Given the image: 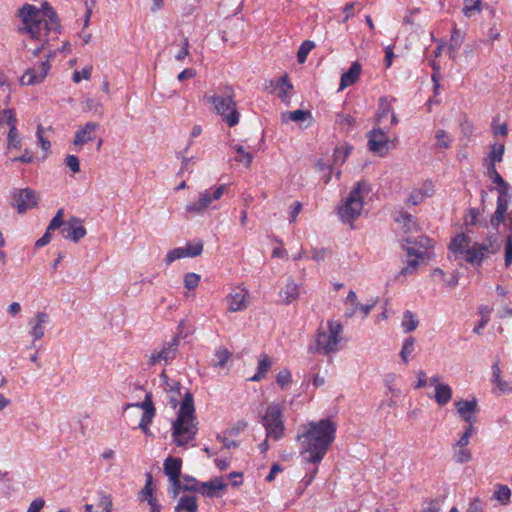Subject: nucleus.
<instances>
[{
    "instance_id": "1",
    "label": "nucleus",
    "mask_w": 512,
    "mask_h": 512,
    "mask_svg": "<svg viewBox=\"0 0 512 512\" xmlns=\"http://www.w3.org/2000/svg\"><path fill=\"white\" fill-rule=\"evenodd\" d=\"M337 427L330 419L310 421L297 430L296 441L300 454L307 463L319 464L336 437Z\"/></svg>"
},
{
    "instance_id": "2",
    "label": "nucleus",
    "mask_w": 512,
    "mask_h": 512,
    "mask_svg": "<svg viewBox=\"0 0 512 512\" xmlns=\"http://www.w3.org/2000/svg\"><path fill=\"white\" fill-rule=\"evenodd\" d=\"M343 326L339 321L328 320L326 329L320 326L314 335L313 344L309 346V352L322 355L335 354L340 350Z\"/></svg>"
},
{
    "instance_id": "3",
    "label": "nucleus",
    "mask_w": 512,
    "mask_h": 512,
    "mask_svg": "<svg viewBox=\"0 0 512 512\" xmlns=\"http://www.w3.org/2000/svg\"><path fill=\"white\" fill-rule=\"evenodd\" d=\"M235 91L231 86L219 88L217 94L207 97V101L214 105V110L223 122L229 127H235L239 124L240 113L237 110L235 101Z\"/></svg>"
},
{
    "instance_id": "4",
    "label": "nucleus",
    "mask_w": 512,
    "mask_h": 512,
    "mask_svg": "<svg viewBox=\"0 0 512 512\" xmlns=\"http://www.w3.org/2000/svg\"><path fill=\"white\" fill-rule=\"evenodd\" d=\"M371 191L369 183L358 181L351 190L345 203L339 208L338 214L343 222H350L357 218L363 208V198Z\"/></svg>"
},
{
    "instance_id": "5",
    "label": "nucleus",
    "mask_w": 512,
    "mask_h": 512,
    "mask_svg": "<svg viewBox=\"0 0 512 512\" xmlns=\"http://www.w3.org/2000/svg\"><path fill=\"white\" fill-rule=\"evenodd\" d=\"M18 16L21 18L23 27L19 29L20 32L28 33L32 39L42 40L48 35H45V28L41 15V10L31 4H24L18 11Z\"/></svg>"
},
{
    "instance_id": "6",
    "label": "nucleus",
    "mask_w": 512,
    "mask_h": 512,
    "mask_svg": "<svg viewBox=\"0 0 512 512\" xmlns=\"http://www.w3.org/2000/svg\"><path fill=\"white\" fill-rule=\"evenodd\" d=\"M266 431V437L275 441L280 440L285 431L283 408L280 404L271 403L267 406L261 420Z\"/></svg>"
},
{
    "instance_id": "7",
    "label": "nucleus",
    "mask_w": 512,
    "mask_h": 512,
    "mask_svg": "<svg viewBox=\"0 0 512 512\" xmlns=\"http://www.w3.org/2000/svg\"><path fill=\"white\" fill-rule=\"evenodd\" d=\"M487 241L488 243L476 242L472 246H469L464 254H462L465 261L473 266L480 267L488 254H494L500 249L496 235L489 236Z\"/></svg>"
},
{
    "instance_id": "8",
    "label": "nucleus",
    "mask_w": 512,
    "mask_h": 512,
    "mask_svg": "<svg viewBox=\"0 0 512 512\" xmlns=\"http://www.w3.org/2000/svg\"><path fill=\"white\" fill-rule=\"evenodd\" d=\"M197 419H176L172 423V437L177 446H184L195 439L198 431Z\"/></svg>"
},
{
    "instance_id": "9",
    "label": "nucleus",
    "mask_w": 512,
    "mask_h": 512,
    "mask_svg": "<svg viewBox=\"0 0 512 512\" xmlns=\"http://www.w3.org/2000/svg\"><path fill=\"white\" fill-rule=\"evenodd\" d=\"M226 190V185H220L215 188L206 189L201 192L198 199L186 205V211L189 213H203L214 200H219Z\"/></svg>"
},
{
    "instance_id": "10",
    "label": "nucleus",
    "mask_w": 512,
    "mask_h": 512,
    "mask_svg": "<svg viewBox=\"0 0 512 512\" xmlns=\"http://www.w3.org/2000/svg\"><path fill=\"white\" fill-rule=\"evenodd\" d=\"M179 345V336H174L171 341L163 345L160 351L151 354L149 358V364L154 366L158 363H161L162 361L165 365L171 363L176 358Z\"/></svg>"
},
{
    "instance_id": "11",
    "label": "nucleus",
    "mask_w": 512,
    "mask_h": 512,
    "mask_svg": "<svg viewBox=\"0 0 512 512\" xmlns=\"http://www.w3.org/2000/svg\"><path fill=\"white\" fill-rule=\"evenodd\" d=\"M12 198L13 206L16 207L20 214L36 207L39 200L37 193L30 188L17 190L14 192Z\"/></svg>"
},
{
    "instance_id": "12",
    "label": "nucleus",
    "mask_w": 512,
    "mask_h": 512,
    "mask_svg": "<svg viewBox=\"0 0 512 512\" xmlns=\"http://www.w3.org/2000/svg\"><path fill=\"white\" fill-rule=\"evenodd\" d=\"M367 137L371 152L382 156L388 151L389 136L387 131L381 128H373L368 132Z\"/></svg>"
},
{
    "instance_id": "13",
    "label": "nucleus",
    "mask_w": 512,
    "mask_h": 512,
    "mask_svg": "<svg viewBox=\"0 0 512 512\" xmlns=\"http://www.w3.org/2000/svg\"><path fill=\"white\" fill-rule=\"evenodd\" d=\"M51 68L49 59L41 61L37 67L28 68L20 81L22 85H35L41 83Z\"/></svg>"
},
{
    "instance_id": "14",
    "label": "nucleus",
    "mask_w": 512,
    "mask_h": 512,
    "mask_svg": "<svg viewBox=\"0 0 512 512\" xmlns=\"http://www.w3.org/2000/svg\"><path fill=\"white\" fill-rule=\"evenodd\" d=\"M49 315L44 312H37L35 318L29 321L30 329L28 334L32 337V344L29 348L35 346V342L42 339L45 335V326L49 323Z\"/></svg>"
},
{
    "instance_id": "15",
    "label": "nucleus",
    "mask_w": 512,
    "mask_h": 512,
    "mask_svg": "<svg viewBox=\"0 0 512 512\" xmlns=\"http://www.w3.org/2000/svg\"><path fill=\"white\" fill-rule=\"evenodd\" d=\"M63 238L78 242L81 238L86 235V229L81 224V220L77 217H72L68 220L64 227L61 229Z\"/></svg>"
},
{
    "instance_id": "16",
    "label": "nucleus",
    "mask_w": 512,
    "mask_h": 512,
    "mask_svg": "<svg viewBox=\"0 0 512 512\" xmlns=\"http://www.w3.org/2000/svg\"><path fill=\"white\" fill-rule=\"evenodd\" d=\"M248 295L249 293L245 289H238L229 293L226 297V300L229 305L228 311L239 312L245 310L248 306Z\"/></svg>"
},
{
    "instance_id": "17",
    "label": "nucleus",
    "mask_w": 512,
    "mask_h": 512,
    "mask_svg": "<svg viewBox=\"0 0 512 512\" xmlns=\"http://www.w3.org/2000/svg\"><path fill=\"white\" fill-rule=\"evenodd\" d=\"M455 406L462 419L468 423V425L473 426L476 421L475 414L478 410L476 399L460 400L455 403Z\"/></svg>"
},
{
    "instance_id": "18",
    "label": "nucleus",
    "mask_w": 512,
    "mask_h": 512,
    "mask_svg": "<svg viewBox=\"0 0 512 512\" xmlns=\"http://www.w3.org/2000/svg\"><path fill=\"white\" fill-rule=\"evenodd\" d=\"M41 15L45 28V35H48L51 31L55 33H60L61 25L59 18L57 16V13L51 6L45 4L43 10L41 11Z\"/></svg>"
},
{
    "instance_id": "19",
    "label": "nucleus",
    "mask_w": 512,
    "mask_h": 512,
    "mask_svg": "<svg viewBox=\"0 0 512 512\" xmlns=\"http://www.w3.org/2000/svg\"><path fill=\"white\" fill-rule=\"evenodd\" d=\"M99 128V124L95 122H87L85 125L75 132L73 144L82 146L95 139V132Z\"/></svg>"
},
{
    "instance_id": "20",
    "label": "nucleus",
    "mask_w": 512,
    "mask_h": 512,
    "mask_svg": "<svg viewBox=\"0 0 512 512\" xmlns=\"http://www.w3.org/2000/svg\"><path fill=\"white\" fill-rule=\"evenodd\" d=\"M182 460L178 457H168L164 461V473L168 476L171 484L178 485L181 475Z\"/></svg>"
},
{
    "instance_id": "21",
    "label": "nucleus",
    "mask_w": 512,
    "mask_h": 512,
    "mask_svg": "<svg viewBox=\"0 0 512 512\" xmlns=\"http://www.w3.org/2000/svg\"><path fill=\"white\" fill-rule=\"evenodd\" d=\"M361 70V65L357 61L353 62L348 71L342 74L339 90L353 85L359 79Z\"/></svg>"
},
{
    "instance_id": "22",
    "label": "nucleus",
    "mask_w": 512,
    "mask_h": 512,
    "mask_svg": "<svg viewBox=\"0 0 512 512\" xmlns=\"http://www.w3.org/2000/svg\"><path fill=\"white\" fill-rule=\"evenodd\" d=\"M470 242V237L460 233L451 239L448 249L455 255V257H458V255L464 254L466 249L470 246Z\"/></svg>"
},
{
    "instance_id": "23",
    "label": "nucleus",
    "mask_w": 512,
    "mask_h": 512,
    "mask_svg": "<svg viewBox=\"0 0 512 512\" xmlns=\"http://www.w3.org/2000/svg\"><path fill=\"white\" fill-rule=\"evenodd\" d=\"M226 486V483L221 479L215 478L207 482H200L199 489H197L196 492L201 493L206 497H213L218 490H224Z\"/></svg>"
},
{
    "instance_id": "24",
    "label": "nucleus",
    "mask_w": 512,
    "mask_h": 512,
    "mask_svg": "<svg viewBox=\"0 0 512 512\" xmlns=\"http://www.w3.org/2000/svg\"><path fill=\"white\" fill-rule=\"evenodd\" d=\"M499 363L496 362L492 366V383L496 386L498 391L503 394H509L512 392V386L500 377Z\"/></svg>"
},
{
    "instance_id": "25",
    "label": "nucleus",
    "mask_w": 512,
    "mask_h": 512,
    "mask_svg": "<svg viewBox=\"0 0 512 512\" xmlns=\"http://www.w3.org/2000/svg\"><path fill=\"white\" fill-rule=\"evenodd\" d=\"M271 366L272 362L269 356L267 354H261L258 359L257 372L248 380L252 382L261 381L265 377L266 373L269 371Z\"/></svg>"
},
{
    "instance_id": "26",
    "label": "nucleus",
    "mask_w": 512,
    "mask_h": 512,
    "mask_svg": "<svg viewBox=\"0 0 512 512\" xmlns=\"http://www.w3.org/2000/svg\"><path fill=\"white\" fill-rule=\"evenodd\" d=\"M452 394V388L448 384H437L435 387L434 399L439 406H444L450 402Z\"/></svg>"
},
{
    "instance_id": "27",
    "label": "nucleus",
    "mask_w": 512,
    "mask_h": 512,
    "mask_svg": "<svg viewBox=\"0 0 512 512\" xmlns=\"http://www.w3.org/2000/svg\"><path fill=\"white\" fill-rule=\"evenodd\" d=\"M280 296L286 305L291 304L299 296V286L292 279H288L284 289L280 292Z\"/></svg>"
},
{
    "instance_id": "28",
    "label": "nucleus",
    "mask_w": 512,
    "mask_h": 512,
    "mask_svg": "<svg viewBox=\"0 0 512 512\" xmlns=\"http://www.w3.org/2000/svg\"><path fill=\"white\" fill-rule=\"evenodd\" d=\"M489 179L497 185V192L500 191H511L510 184L503 179L500 173L497 171L493 164H489L487 167Z\"/></svg>"
},
{
    "instance_id": "29",
    "label": "nucleus",
    "mask_w": 512,
    "mask_h": 512,
    "mask_svg": "<svg viewBox=\"0 0 512 512\" xmlns=\"http://www.w3.org/2000/svg\"><path fill=\"white\" fill-rule=\"evenodd\" d=\"M198 503L195 496L183 495L179 498L175 512H197Z\"/></svg>"
},
{
    "instance_id": "30",
    "label": "nucleus",
    "mask_w": 512,
    "mask_h": 512,
    "mask_svg": "<svg viewBox=\"0 0 512 512\" xmlns=\"http://www.w3.org/2000/svg\"><path fill=\"white\" fill-rule=\"evenodd\" d=\"M395 221L401 224L406 231L418 230L416 218L406 211H400L396 216Z\"/></svg>"
},
{
    "instance_id": "31",
    "label": "nucleus",
    "mask_w": 512,
    "mask_h": 512,
    "mask_svg": "<svg viewBox=\"0 0 512 512\" xmlns=\"http://www.w3.org/2000/svg\"><path fill=\"white\" fill-rule=\"evenodd\" d=\"M310 117H311L310 111H304L301 109H297L294 111H286L281 114V120L283 123H287L289 121L302 122Z\"/></svg>"
},
{
    "instance_id": "32",
    "label": "nucleus",
    "mask_w": 512,
    "mask_h": 512,
    "mask_svg": "<svg viewBox=\"0 0 512 512\" xmlns=\"http://www.w3.org/2000/svg\"><path fill=\"white\" fill-rule=\"evenodd\" d=\"M512 200L511 191H500L498 192V197L496 201V211L501 212L503 214H508V206L510 201Z\"/></svg>"
},
{
    "instance_id": "33",
    "label": "nucleus",
    "mask_w": 512,
    "mask_h": 512,
    "mask_svg": "<svg viewBox=\"0 0 512 512\" xmlns=\"http://www.w3.org/2000/svg\"><path fill=\"white\" fill-rule=\"evenodd\" d=\"M418 323V319L414 313L409 310L404 312L401 326L405 333L414 331L417 328Z\"/></svg>"
},
{
    "instance_id": "34",
    "label": "nucleus",
    "mask_w": 512,
    "mask_h": 512,
    "mask_svg": "<svg viewBox=\"0 0 512 512\" xmlns=\"http://www.w3.org/2000/svg\"><path fill=\"white\" fill-rule=\"evenodd\" d=\"M511 489L507 485H498L494 491L493 498L502 505H507L511 500Z\"/></svg>"
},
{
    "instance_id": "35",
    "label": "nucleus",
    "mask_w": 512,
    "mask_h": 512,
    "mask_svg": "<svg viewBox=\"0 0 512 512\" xmlns=\"http://www.w3.org/2000/svg\"><path fill=\"white\" fill-rule=\"evenodd\" d=\"M482 11V0H464L462 13L466 17H472L475 13Z\"/></svg>"
},
{
    "instance_id": "36",
    "label": "nucleus",
    "mask_w": 512,
    "mask_h": 512,
    "mask_svg": "<svg viewBox=\"0 0 512 512\" xmlns=\"http://www.w3.org/2000/svg\"><path fill=\"white\" fill-rule=\"evenodd\" d=\"M436 148L448 149L451 146L452 138L444 129H438L435 132Z\"/></svg>"
},
{
    "instance_id": "37",
    "label": "nucleus",
    "mask_w": 512,
    "mask_h": 512,
    "mask_svg": "<svg viewBox=\"0 0 512 512\" xmlns=\"http://www.w3.org/2000/svg\"><path fill=\"white\" fill-rule=\"evenodd\" d=\"M414 348L415 338L412 336L405 338L400 351V357L405 364L409 362V356L413 353Z\"/></svg>"
},
{
    "instance_id": "38",
    "label": "nucleus",
    "mask_w": 512,
    "mask_h": 512,
    "mask_svg": "<svg viewBox=\"0 0 512 512\" xmlns=\"http://www.w3.org/2000/svg\"><path fill=\"white\" fill-rule=\"evenodd\" d=\"M231 148L239 154L236 158V161L243 163L246 167H249L253 161V155L250 152H247L242 145L235 144L232 145Z\"/></svg>"
},
{
    "instance_id": "39",
    "label": "nucleus",
    "mask_w": 512,
    "mask_h": 512,
    "mask_svg": "<svg viewBox=\"0 0 512 512\" xmlns=\"http://www.w3.org/2000/svg\"><path fill=\"white\" fill-rule=\"evenodd\" d=\"M392 112V108L387 98L383 97L379 101L378 109H377V122L378 124L382 123L388 115Z\"/></svg>"
},
{
    "instance_id": "40",
    "label": "nucleus",
    "mask_w": 512,
    "mask_h": 512,
    "mask_svg": "<svg viewBox=\"0 0 512 512\" xmlns=\"http://www.w3.org/2000/svg\"><path fill=\"white\" fill-rule=\"evenodd\" d=\"M112 499L111 496L104 492H99V502L96 505L95 512H111L112 510Z\"/></svg>"
},
{
    "instance_id": "41",
    "label": "nucleus",
    "mask_w": 512,
    "mask_h": 512,
    "mask_svg": "<svg viewBox=\"0 0 512 512\" xmlns=\"http://www.w3.org/2000/svg\"><path fill=\"white\" fill-rule=\"evenodd\" d=\"M130 407L140 408V409L143 410V412H145V411L156 412L154 404L152 402V395H151V393H146L145 399L142 402L126 404L125 409L130 408Z\"/></svg>"
},
{
    "instance_id": "42",
    "label": "nucleus",
    "mask_w": 512,
    "mask_h": 512,
    "mask_svg": "<svg viewBox=\"0 0 512 512\" xmlns=\"http://www.w3.org/2000/svg\"><path fill=\"white\" fill-rule=\"evenodd\" d=\"M314 47L315 44L313 41L305 40L304 42H302L297 52V60L300 64L304 63L307 60L308 54Z\"/></svg>"
},
{
    "instance_id": "43",
    "label": "nucleus",
    "mask_w": 512,
    "mask_h": 512,
    "mask_svg": "<svg viewBox=\"0 0 512 512\" xmlns=\"http://www.w3.org/2000/svg\"><path fill=\"white\" fill-rule=\"evenodd\" d=\"M7 147L8 149H19L21 147V139L16 126H12L9 129L7 135Z\"/></svg>"
},
{
    "instance_id": "44",
    "label": "nucleus",
    "mask_w": 512,
    "mask_h": 512,
    "mask_svg": "<svg viewBox=\"0 0 512 512\" xmlns=\"http://www.w3.org/2000/svg\"><path fill=\"white\" fill-rule=\"evenodd\" d=\"M7 124L9 129L12 126H16L17 119L15 117V113L13 109H5L2 112L0 111V126Z\"/></svg>"
},
{
    "instance_id": "45",
    "label": "nucleus",
    "mask_w": 512,
    "mask_h": 512,
    "mask_svg": "<svg viewBox=\"0 0 512 512\" xmlns=\"http://www.w3.org/2000/svg\"><path fill=\"white\" fill-rule=\"evenodd\" d=\"M463 41L464 34L459 29H457L456 26H454L451 33L449 49L454 51L458 50L462 45Z\"/></svg>"
},
{
    "instance_id": "46",
    "label": "nucleus",
    "mask_w": 512,
    "mask_h": 512,
    "mask_svg": "<svg viewBox=\"0 0 512 512\" xmlns=\"http://www.w3.org/2000/svg\"><path fill=\"white\" fill-rule=\"evenodd\" d=\"M454 449V457L457 463L464 464L472 459V454L466 447H456Z\"/></svg>"
},
{
    "instance_id": "47",
    "label": "nucleus",
    "mask_w": 512,
    "mask_h": 512,
    "mask_svg": "<svg viewBox=\"0 0 512 512\" xmlns=\"http://www.w3.org/2000/svg\"><path fill=\"white\" fill-rule=\"evenodd\" d=\"M185 257H187V256H186V252L184 251V247H177V248L170 250L167 253V255L164 259V262L166 265H170L174 261L185 258Z\"/></svg>"
},
{
    "instance_id": "48",
    "label": "nucleus",
    "mask_w": 512,
    "mask_h": 512,
    "mask_svg": "<svg viewBox=\"0 0 512 512\" xmlns=\"http://www.w3.org/2000/svg\"><path fill=\"white\" fill-rule=\"evenodd\" d=\"M505 147L503 144L493 145L489 154V164L495 166L496 162H501L503 159Z\"/></svg>"
},
{
    "instance_id": "49",
    "label": "nucleus",
    "mask_w": 512,
    "mask_h": 512,
    "mask_svg": "<svg viewBox=\"0 0 512 512\" xmlns=\"http://www.w3.org/2000/svg\"><path fill=\"white\" fill-rule=\"evenodd\" d=\"M63 215H64L63 209H59L57 211L56 215L50 221L46 230L48 232L54 231L56 229H59L61 231V229L64 227V225L66 223L65 221H63Z\"/></svg>"
},
{
    "instance_id": "50",
    "label": "nucleus",
    "mask_w": 512,
    "mask_h": 512,
    "mask_svg": "<svg viewBox=\"0 0 512 512\" xmlns=\"http://www.w3.org/2000/svg\"><path fill=\"white\" fill-rule=\"evenodd\" d=\"M215 357L216 362L214 363V366L223 368L231 358V353L225 348H220L216 350Z\"/></svg>"
},
{
    "instance_id": "51",
    "label": "nucleus",
    "mask_w": 512,
    "mask_h": 512,
    "mask_svg": "<svg viewBox=\"0 0 512 512\" xmlns=\"http://www.w3.org/2000/svg\"><path fill=\"white\" fill-rule=\"evenodd\" d=\"M176 419H196L195 406L180 404Z\"/></svg>"
},
{
    "instance_id": "52",
    "label": "nucleus",
    "mask_w": 512,
    "mask_h": 512,
    "mask_svg": "<svg viewBox=\"0 0 512 512\" xmlns=\"http://www.w3.org/2000/svg\"><path fill=\"white\" fill-rule=\"evenodd\" d=\"M407 255L408 257H414L419 260L424 259L425 256L428 255L427 249H424L423 247H419V245L413 244V246L407 247Z\"/></svg>"
},
{
    "instance_id": "53",
    "label": "nucleus",
    "mask_w": 512,
    "mask_h": 512,
    "mask_svg": "<svg viewBox=\"0 0 512 512\" xmlns=\"http://www.w3.org/2000/svg\"><path fill=\"white\" fill-rule=\"evenodd\" d=\"M292 381V374L288 369H283L276 375V383L284 388Z\"/></svg>"
},
{
    "instance_id": "54",
    "label": "nucleus",
    "mask_w": 512,
    "mask_h": 512,
    "mask_svg": "<svg viewBox=\"0 0 512 512\" xmlns=\"http://www.w3.org/2000/svg\"><path fill=\"white\" fill-rule=\"evenodd\" d=\"M199 282H200V275H198L196 273L191 272V273H187L184 276V286L188 290L195 289L199 285Z\"/></svg>"
},
{
    "instance_id": "55",
    "label": "nucleus",
    "mask_w": 512,
    "mask_h": 512,
    "mask_svg": "<svg viewBox=\"0 0 512 512\" xmlns=\"http://www.w3.org/2000/svg\"><path fill=\"white\" fill-rule=\"evenodd\" d=\"M183 480L185 481V484L182 485L184 491L196 492L199 489L200 482L195 477L184 475Z\"/></svg>"
},
{
    "instance_id": "56",
    "label": "nucleus",
    "mask_w": 512,
    "mask_h": 512,
    "mask_svg": "<svg viewBox=\"0 0 512 512\" xmlns=\"http://www.w3.org/2000/svg\"><path fill=\"white\" fill-rule=\"evenodd\" d=\"M474 432V428L471 425H468L465 428V431L462 433L460 439L455 443L453 448L456 447H466L469 444V438L471 437L472 433Z\"/></svg>"
},
{
    "instance_id": "57",
    "label": "nucleus",
    "mask_w": 512,
    "mask_h": 512,
    "mask_svg": "<svg viewBox=\"0 0 512 512\" xmlns=\"http://www.w3.org/2000/svg\"><path fill=\"white\" fill-rule=\"evenodd\" d=\"M153 490H152V476L151 474H147V480L144 488L140 492V500L145 501L147 498L153 497Z\"/></svg>"
},
{
    "instance_id": "58",
    "label": "nucleus",
    "mask_w": 512,
    "mask_h": 512,
    "mask_svg": "<svg viewBox=\"0 0 512 512\" xmlns=\"http://www.w3.org/2000/svg\"><path fill=\"white\" fill-rule=\"evenodd\" d=\"M92 74V66H86L81 71L75 70L73 73V81L79 83L81 79L89 80Z\"/></svg>"
},
{
    "instance_id": "59",
    "label": "nucleus",
    "mask_w": 512,
    "mask_h": 512,
    "mask_svg": "<svg viewBox=\"0 0 512 512\" xmlns=\"http://www.w3.org/2000/svg\"><path fill=\"white\" fill-rule=\"evenodd\" d=\"M187 257H196L199 256L203 251V244L201 242H197L195 244H187L184 248Z\"/></svg>"
},
{
    "instance_id": "60",
    "label": "nucleus",
    "mask_w": 512,
    "mask_h": 512,
    "mask_svg": "<svg viewBox=\"0 0 512 512\" xmlns=\"http://www.w3.org/2000/svg\"><path fill=\"white\" fill-rule=\"evenodd\" d=\"M418 266H419V259L414 258V257H411V258L409 257V259L407 260L406 266L403 267L401 270V274L404 276L411 275L412 273H414L416 271Z\"/></svg>"
},
{
    "instance_id": "61",
    "label": "nucleus",
    "mask_w": 512,
    "mask_h": 512,
    "mask_svg": "<svg viewBox=\"0 0 512 512\" xmlns=\"http://www.w3.org/2000/svg\"><path fill=\"white\" fill-rule=\"evenodd\" d=\"M505 266L509 267L512 263V233H508L505 243Z\"/></svg>"
},
{
    "instance_id": "62",
    "label": "nucleus",
    "mask_w": 512,
    "mask_h": 512,
    "mask_svg": "<svg viewBox=\"0 0 512 512\" xmlns=\"http://www.w3.org/2000/svg\"><path fill=\"white\" fill-rule=\"evenodd\" d=\"M408 244H416L419 245V247H423L424 249H427V253L429 254V250L433 247V240L426 237V236H419L416 241H411L410 239H407Z\"/></svg>"
},
{
    "instance_id": "63",
    "label": "nucleus",
    "mask_w": 512,
    "mask_h": 512,
    "mask_svg": "<svg viewBox=\"0 0 512 512\" xmlns=\"http://www.w3.org/2000/svg\"><path fill=\"white\" fill-rule=\"evenodd\" d=\"M65 164L73 173H78L80 171V162L78 157L75 155H68L65 158Z\"/></svg>"
},
{
    "instance_id": "64",
    "label": "nucleus",
    "mask_w": 512,
    "mask_h": 512,
    "mask_svg": "<svg viewBox=\"0 0 512 512\" xmlns=\"http://www.w3.org/2000/svg\"><path fill=\"white\" fill-rule=\"evenodd\" d=\"M440 503L438 500H431L424 503L423 508L419 512H439Z\"/></svg>"
}]
</instances>
